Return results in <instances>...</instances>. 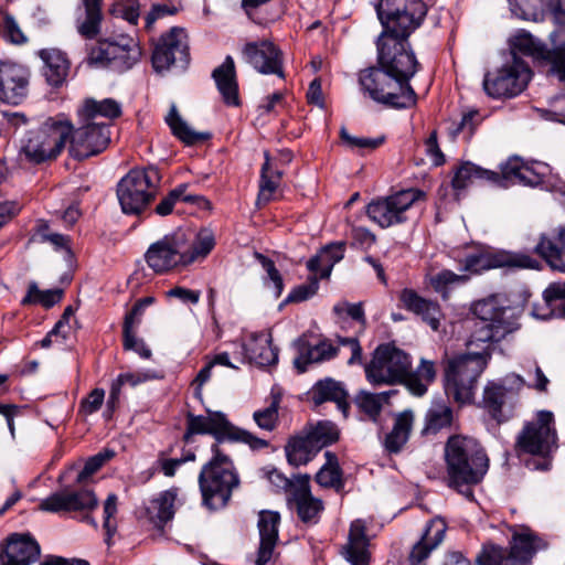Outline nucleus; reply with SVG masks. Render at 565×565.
Returning <instances> with one entry per match:
<instances>
[{
  "label": "nucleus",
  "mask_w": 565,
  "mask_h": 565,
  "mask_svg": "<svg viewBox=\"0 0 565 565\" xmlns=\"http://www.w3.org/2000/svg\"><path fill=\"white\" fill-rule=\"evenodd\" d=\"M550 174V166L540 162L532 161L525 162L522 167V173L519 184L537 186L544 182L545 178Z\"/></svg>",
  "instance_id": "6e6d98bb"
},
{
  "label": "nucleus",
  "mask_w": 565,
  "mask_h": 565,
  "mask_svg": "<svg viewBox=\"0 0 565 565\" xmlns=\"http://www.w3.org/2000/svg\"><path fill=\"white\" fill-rule=\"evenodd\" d=\"M437 374L435 362L420 359L417 367L405 376L403 384L406 385L408 391L416 396H423L426 394L428 386L435 381Z\"/></svg>",
  "instance_id": "ea45409f"
},
{
  "label": "nucleus",
  "mask_w": 565,
  "mask_h": 565,
  "mask_svg": "<svg viewBox=\"0 0 565 565\" xmlns=\"http://www.w3.org/2000/svg\"><path fill=\"white\" fill-rule=\"evenodd\" d=\"M383 32L409 36L427 13L425 0H381L376 7Z\"/></svg>",
  "instance_id": "ddd939ff"
},
{
  "label": "nucleus",
  "mask_w": 565,
  "mask_h": 565,
  "mask_svg": "<svg viewBox=\"0 0 565 565\" xmlns=\"http://www.w3.org/2000/svg\"><path fill=\"white\" fill-rule=\"evenodd\" d=\"M188 184L182 183L179 184L177 188L171 190L156 206V213L166 216L170 214L173 210L174 204L178 201L189 202V203H204L207 204V201L203 196L199 195H190L186 194Z\"/></svg>",
  "instance_id": "3c124183"
},
{
  "label": "nucleus",
  "mask_w": 565,
  "mask_h": 565,
  "mask_svg": "<svg viewBox=\"0 0 565 565\" xmlns=\"http://www.w3.org/2000/svg\"><path fill=\"white\" fill-rule=\"evenodd\" d=\"M508 552L492 543L484 544L477 556L478 565H508Z\"/></svg>",
  "instance_id": "bf43d9fd"
},
{
  "label": "nucleus",
  "mask_w": 565,
  "mask_h": 565,
  "mask_svg": "<svg viewBox=\"0 0 565 565\" xmlns=\"http://www.w3.org/2000/svg\"><path fill=\"white\" fill-rule=\"evenodd\" d=\"M399 301L406 310L419 316L434 331H438L443 313L437 302L420 297L411 288L401 291Z\"/></svg>",
  "instance_id": "c756f323"
},
{
  "label": "nucleus",
  "mask_w": 565,
  "mask_h": 565,
  "mask_svg": "<svg viewBox=\"0 0 565 565\" xmlns=\"http://www.w3.org/2000/svg\"><path fill=\"white\" fill-rule=\"evenodd\" d=\"M340 136H341L343 143L352 150H355V149H358V150H364V149L374 150L377 147H380L384 141L383 137H381V138L353 137L344 128L341 129Z\"/></svg>",
  "instance_id": "69168bd1"
},
{
  "label": "nucleus",
  "mask_w": 565,
  "mask_h": 565,
  "mask_svg": "<svg viewBox=\"0 0 565 565\" xmlns=\"http://www.w3.org/2000/svg\"><path fill=\"white\" fill-rule=\"evenodd\" d=\"M333 312L340 318L348 316L360 323L361 329L365 328L366 319L362 302L350 303L348 301L338 302L333 307Z\"/></svg>",
  "instance_id": "338daca9"
},
{
  "label": "nucleus",
  "mask_w": 565,
  "mask_h": 565,
  "mask_svg": "<svg viewBox=\"0 0 565 565\" xmlns=\"http://www.w3.org/2000/svg\"><path fill=\"white\" fill-rule=\"evenodd\" d=\"M211 451L213 457L202 467L199 486L203 503L210 509H220L227 504L239 479L232 460L221 451L218 444H213Z\"/></svg>",
  "instance_id": "39448f33"
},
{
  "label": "nucleus",
  "mask_w": 565,
  "mask_h": 565,
  "mask_svg": "<svg viewBox=\"0 0 565 565\" xmlns=\"http://www.w3.org/2000/svg\"><path fill=\"white\" fill-rule=\"evenodd\" d=\"M242 350L247 361L258 366L273 365L278 361V349L273 347L271 334L267 331L250 333Z\"/></svg>",
  "instance_id": "c85d7f7f"
},
{
  "label": "nucleus",
  "mask_w": 565,
  "mask_h": 565,
  "mask_svg": "<svg viewBox=\"0 0 565 565\" xmlns=\"http://www.w3.org/2000/svg\"><path fill=\"white\" fill-rule=\"evenodd\" d=\"M392 393V391L379 394L361 392L356 396V404L361 411L372 419H375L380 415L383 404L388 402Z\"/></svg>",
  "instance_id": "5fc2aeb1"
},
{
  "label": "nucleus",
  "mask_w": 565,
  "mask_h": 565,
  "mask_svg": "<svg viewBox=\"0 0 565 565\" xmlns=\"http://www.w3.org/2000/svg\"><path fill=\"white\" fill-rule=\"evenodd\" d=\"M284 171L275 168L270 161L269 153L265 152V162L260 170L258 204H266L276 199Z\"/></svg>",
  "instance_id": "79ce46f5"
},
{
  "label": "nucleus",
  "mask_w": 565,
  "mask_h": 565,
  "mask_svg": "<svg viewBox=\"0 0 565 565\" xmlns=\"http://www.w3.org/2000/svg\"><path fill=\"white\" fill-rule=\"evenodd\" d=\"M412 358L393 343L380 344L365 365L366 380L376 386L403 384L409 373Z\"/></svg>",
  "instance_id": "9d476101"
},
{
  "label": "nucleus",
  "mask_w": 565,
  "mask_h": 565,
  "mask_svg": "<svg viewBox=\"0 0 565 565\" xmlns=\"http://www.w3.org/2000/svg\"><path fill=\"white\" fill-rule=\"evenodd\" d=\"M459 264L462 274H455L451 270L443 269L430 278V284L436 291L445 292L448 287L466 284L471 275H477L491 268L537 269L540 267L539 260L531 255L508 250L495 253L468 252L459 260Z\"/></svg>",
  "instance_id": "20e7f679"
},
{
  "label": "nucleus",
  "mask_w": 565,
  "mask_h": 565,
  "mask_svg": "<svg viewBox=\"0 0 565 565\" xmlns=\"http://www.w3.org/2000/svg\"><path fill=\"white\" fill-rule=\"evenodd\" d=\"M97 503V498L92 490L67 487L42 499L39 509L50 513H84L94 510Z\"/></svg>",
  "instance_id": "6ab92c4d"
},
{
  "label": "nucleus",
  "mask_w": 565,
  "mask_h": 565,
  "mask_svg": "<svg viewBox=\"0 0 565 565\" xmlns=\"http://www.w3.org/2000/svg\"><path fill=\"white\" fill-rule=\"evenodd\" d=\"M43 60L44 75L52 86H60L68 73V61L65 55L55 49H45L40 52Z\"/></svg>",
  "instance_id": "37998d69"
},
{
  "label": "nucleus",
  "mask_w": 565,
  "mask_h": 565,
  "mask_svg": "<svg viewBox=\"0 0 565 565\" xmlns=\"http://www.w3.org/2000/svg\"><path fill=\"white\" fill-rule=\"evenodd\" d=\"M326 462L316 475V481L323 488H333L340 491L344 487L342 470L338 457L331 452H324Z\"/></svg>",
  "instance_id": "8fccbe9b"
},
{
  "label": "nucleus",
  "mask_w": 565,
  "mask_h": 565,
  "mask_svg": "<svg viewBox=\"0 0 565 565\" xmlns=\"http://www.w3.org/2000/svg\"><path fill=\"white\" fill-rule=\"evenodd\" d=\"M545 547L544 540L531 529H514L508 552V565H530L535 553Z\"/></svg>",
  "instance_id": "393cba45"
},
{
  "label": "nucleus",
  "mask_w": 565,
  "mask_h": 565,
  "mask_svg": "<svg viewBox=\"0 0 565 565\" xmlns=\"http://www.w3.org/2000/svg\"><path fill=\"white\" fill-rule=\"evenodd\" d=\"M285 452L288 462L295 467L307 465L318 454L303 431L301 435L295 436L288 440L285 446Z\"/></svg>",
  "instance_id": "49530a36"
},
{
  "label": "nucleus",
  "mask_w": 565,
  "mask_h": 565,
  "mask_svg": "<svg viewBox=\"0 0 565 565\" xmlns=\"http://www.w3.org/2000/svg\"><path fill=\"white\" fill-rule=\"evenodd\" d=\"M312 399L316 405L324 402H334L338 409L348 415L350 404L348 402V393L340 382L332 379L318 382L312 388Z\"/></svg>",
  "instance_id": "4c0bfd02"
},
{
  "label": "nucleus",
  "mask_w": 565,
  "mask_h": 565,
  "mask_svg": "<svg viewBox=\"0 0 565 565\" xmlns=\"http://www.w3.org/2000/svg\"><path fill=\"white\" fill-rule=\"evenodd\" d=\"M84 15L76 19V30L85 39H94L100 32L103 0H82Z\"/></svg>",
  "instance_id": "a19ab883"
},
{
  "label": "nucleus",
  "mask_w": 565,
  "mask_h": 565,
  "mask_svg": "<svg viewBox=\"0 0 565 565\" xmlns=\"http://www.w3.org/2000/svg\"><path fill=\"white\" fill-rule=\"evenodd\" d=\"M297 356L294 360L296 369L303 373L308 366L313 363L329 361L338 355L339 348L334 347L330 340H321L316 344L309 343L305 338L296 341Z\"/></svg>",
  "instance_id": "bb28decb"
},
{
  "label": "nucleus",
  "mask_w": 565,
  "mask_h": 565,
  "mask_svg": "<svg viewBox=\"0 0 565 565\" xmlns=\"http://www.w3.org/2000/svg\"><path fill=\"white\" fill-rule=\"evenodd\" d=\"M344 249L345 244L341 242L327 245L321 248L316 256L308 260V270L311 274L319 276V278H328L333 266L343 258Z\"/></svg>",
  "instance_id": "e433bc0d"
},
{
  "label": "nucleus",
  "mask_w": 565,
  "mask_h": 565,
  "mask_svg": "<svg viewBox=\"0 0 565 565\" xmlns=\"http://www.w3.org/2000/svg\"><path fill=\"white\" fill-rule=\"evenodd\" d=\"M525 382L518 374L508 375L501 383L489 382L483 390L482 405L493 419L504 420L502 407L505 402L518 395Z\"/></svg>",
  "instance_id": "5701e85b"
},
{
  "label": "nucleus",
  "mask_w": 565,
  "mask_h": 565,
  "mask_svg": "<svg viewBox=\"0 0 565 565\" xmlns=\"http://www.w3.org/2000/svg\"><path fill=\"white\" fill-rule=\"evenodd\" d=\"M212 77L215 81L223 102L227 106H238V84L234 60L231 55H227L224 62L213 71Z\"/></svg>",
  "instance_id": "473e14b6"
},
{
  "label": "nucleus",
  "mask_w": 565,
  "mask_h": 565,
  "mask_svg": "<svg viewBox=\"0 0 565 565\" xmlns=\"http://www.w3.org/2000/svg\"><path fill=\"white\" fill-rule=\"evenodd\" d=\"M535 253L540 255L553 270L565 273V226L559 225L555 230L543 233L535 246Z\"/></svg>",
  "instance_id": "a878e982"
},
{
  "label": "nucleus",
  "mask_w": 565,
  "mask_h": 565,
  "mask_svg": "<svg viewBox=\"0 0 565 565\" xmlns=\"http://www.w3.org/2000/svg\"><path fill=\"white\" fill-rule=\"evenodd\" d=\"M516 448L520 452L540 456H546L556 448L553 413L541 411L535 419L526 423L518 436Z\"/></svg>",
  "instance_id": "2eb2a0df"
},
{
  "label": "nucleus",
  "mask_w": 565,
  "mask_h": 565,
  "mask_svg": "<svg viewBox=\"0 0 565 565\" xmlns=\"http://www.w3.org/2000/svg\"><path fill=\"white\" fill-rule=\"evenodd\" d=\"M245 61L258 73L284 77L282 53L270 41L248 42L243 47Z\"/></svg>",
  "instance_id": "4be33fe9"
},
{
  "label": "nucleus",
  "mask_w": 565,
  "mask_h": 565,
  "mask_svg": "<svg viewBox=\"0 0 565 565\" xmlns=\"http://www.w3.org/2000/svg\"><path fill=\"white\" fill-rule=\"evenodd\" d=\"M115 17L121 18L131 25H137L139 20V4L132 0L117 2L111 10Z\"/></svg>",
  "instance_id": "774afa93"
},
{
  "label": "nucleus",
  "mask_w": 565,
  "mask_h": 565,
  "mask_svg": "<svg viewBox=\"0 0 565 565\" xmlns=\"http://www.w3.org/2000/svg\"><path fill=\"white\" fill-rule=\"evenodd\" d=\"M178 495L179 488L172 487L151 499L145 508L149 522L156 527H162L167 522L172 520L175 513Z\"/></svg>",
  "instance_id": "2f4dec72"
},
{
  "label": "nucleus",
  "mask_w": 565,
  "mask_h": 565,
  "mask_svg": "<svg viewBox=\"0 0 565 565\" xmlns=\"http://www.w3.org/2000/svg\"><path fill=\"white\" fill-rule=\"evenodd\" d=\"M41 548L30 534L14 533L7 540L0 554L1 565H31L40 557Z\"/></svg>",
  "instance_id": "b1692460"
},
{
  "label": "nucleus",
  "mask_w": 565,
  "mask_h": 565,
  "mask_svg": "<svg viewBox=\"0 0 565 565\" xmlns=\"http://www.w3.org/2000/svg\"><path fill=\"white\" fill-rule=\"evenodd\" d=\"M121 115L120 104L113 98H85L76 109L78 126L72 124L68 154L85 160L106 150L110 142L111 121Z\"/></svg>",
  "instance_id": "f03ea898"
},
{
  "label": "nucleus",
  "mask_w": 565,
  "mask_h": 565,
  "mask_svg": "<svg viewBox=\"0 0 565 565\" xmlns=\"http://www.w3.org/2000/svg\"><path fill=\"white\" fill-rule=\"evenodd\" d=\"M194 435H212L216 443L224 440L239 441L248 445L253 450L268 446V441L252 433L234 426L221 412L209 411L206 415H194L188 413L186 428L183 434L185 444L192 443Z\"/></svg>",
  "instance_id": "0eeeda50"
},
{
  "label": "nucleus",
  "mask_w": 565,
  "mask_h": 565,
  "mask_svg": "<svg viewBox=\"0 0 565 565\" xmlns=\"http://www.w3.org/2000/svg\"><path fill=\"white\" fill-rule=\"evenodd\" d=\"M445 460L448 486L472 500V487L483 480L489 469L482 446L475 438L451 436L445 445Z\"/></svg>",
  "instance_id": "7ed1b4c3"
},
{
  "label": "nucleus",
  "mask_w": 565,
  "mask_h": 565,
  "mask_svg": "<svg viewBox=\"0 0 565 565\" xmlns=\"http://www.w3.org/2000/svg\"><path fill=\"white\" fill-rule=\"evenodd\" d=\"M0 35L7 41L15 45L24 44L28 40L15 19L6 13L0 23Z\"/></svg>",
  "instance_id": "052dcab7"
},
{
  "label": "nucleus",
  "mask_w": 565,
  "mask_h": 565,
  "mask_svg": "<svg viewBox=\"0 0 565 565\" xmlns=\"http://www.w3.org/2000/svg\"><path fill=\"white\" fill-rule=\"evenodd\" d=\"M511 13L522 20H535L541 0H508Z\"/></svg>",
  "instance_id": "0e129e2a"
},
{
  "label": "nucleus",
  "mask_w": 565,
  "mask_h": 565,
  "mask_svg": "<svg viewBox=\"0 0 565 565\" xmlns=\"http://www.w3.org/2000/svg\"><path fill=\"white\" fill-rule=\"evenodd\" d=\"M498 178L497 173L482 169L471 162L461 163L454 173L451 186L459 198L460 192L478 181H490Z\"/></svg>",
  "instance_id": "58836bf2"
},
{
  "label": "nucleus",
  "mask_w": 565,
  "mask_h": 565,
  "mask_svg": "<svg viewBox=\"0 0 565 565\" xmlns=\"http://www.w3.org/2000/svg\"><path fill=\"white\" fill-rule=\"evenodd\" d=\"M111 450H104L90 457L76 477V483L85 484L87 480L97 472L109 459L114 457Z\"/></svg>",
  "instance_id": "13d9d810"
},
{
  "label": "nucleus",
  "mask_w": 565,
  "mask_h": 565,
  "mask_svg": "<svg viewBox=\"0 0 565 565\" xmlns=\"http://www.w3.org/2000/svg\"><path fill=\"white\" fill-rule=\"evenodd\" d=\"M279 399L274 398L269 406L264 409L256 411L253 418L256 425L264 430L271 431L278 423Z\"/></svg>",
  "instance_id": "680f3d73"
},
{
  "label": "nucleus",
  "mask_w": 565,
  "mask_h": 565,
  "mask_svg": "<svg viewBox=\"0 0 565 565\" xmlns=\"http://www.w3.org/2000/svg\"><path fill=\"white\" fill-rule=\"evenodd\" d=\"M408 36L382 32L377 40L379 65L405 85L416 74L418 62L408 44Z\"/></svg>",
  "instance_id": "f8f14e48"
},
{
  "label": "nucleus",
  "mask_w": 565,
  "mask_h": 565,
  "mask_svg": "<svg viewBox=\"0 0 565 565\" xmlns=\"http://www.w3.org/2000/svg\"><path fill=\"white\" fill-rule=\"evenodd\" d=\"M505 302L498 295L477 301L473 313L480 323L472 333L468 348L480 347V351L460 354L446 361L445 390L459 404L472 401L477 381L491 358L490 344L519 329L516 310Z\"/></svg>",
  "instance_id": "f257e3e1"
},
{
  "label": "nucleus",
  "mask_w": 565,
  "mask_h": 565,
  "mask_svg": "<svg viewBox=\"0 0 565 565\" xmlns=\"http://www.w3.org/2000/svg\"><path fill=\"white\" fill-rule=\"evenodd\" d=\"M523 164L524 161L519 157L508 159L501 166V174L497 173L498 178L491 180V182L499 183L502 186L519 184Z\"/></svg>",
  "instance_id": "4d7b16f0"
},
{
  "label": "nucleus",
  "mask_w": 565,
  "mask_h": 565,
  "mask_svg": "<svg viewBox=\"0 0 565 565\" xmlns=\"http://www.w3.org/2000/svg\"><path fill=\"white\" fill-rule=\"evenodd\" d=\"M303 433L318 452L338 441L340 437L338 426L330 420H319L316 424H310L303 429Z\"/></svg>",
  "instance_id": "09e8293b"
},
{
  "label": "nucleus",
  "mask_w": 565,
  "mask_h": 565,
  "mask_svg": "<svg viewBox=\"0 0 565 565\" xmlns=\"http://www.w3.org/2000/svg\"><path fill=\"white\" fill-rule=\"evenodd\" d=\"M110 70L124 73L136 65L141 57V47L139 43L129 36H120L118 41H113Z\"/></svg>",
  "instance_id": "72a5a7b5"
},
{
  "label": "nucleus",
  "mask_w": 565,
  "mask_h": 565,
  "mask_svg": "<svg viewBox=\"0 0 565 565\" xmlns=\"http://www.w3.org/2000/svg\"><path fill=\"white\" fill-rule=\"evenodd\" d=\"M280 515L275 511H262L258 516L259 547L255 565H266L273 556L278 541Z\"/></svg>",
  "instance_id": "cd10ccee"
},
{
  "label": "nucleus",
  "mask_w": 565,
  "mask_h": 565,
  "mask_svg": "<svg viewBox=\"0 0 565 565\" xmlns=\"http://www.w3.org/2000/svg\"><path fill=\"white\" fill-rule=\"evenodd\" d=\"M63 297V290L55 289H39L35 282H31L28 287V294L22 299L23 305L39 303L45 308H51L60 302Z\"/></svg>",
  "instance_id": "864d4df0"
},
{
  "label": "nucleus",
  "mask_w": 565,
  "mask_h": 565,
  "mask_svg": "<svg viewBox=\"0 0 565 565\" xmlns=\"http://www.w3.org/2000/svg\"><path fill=\"white\" fill-rule=\"evenodd\" d=\"M544 308L534 306L532 316L539 319L565 318V282L551 284L543 292Z\"/></svg>",
  "instance_id": "c9c22d12"
},
{
  "label": "nucleus",
  "mask_w": 565,
  "mask_h": 565,
  "mask_svg": "<svg viewBox=\"0 0 565 565\" xmlns=\"http://www.w3.org/2000/svg\"><path fill=\"white\" fill-rule=\"evenodd\" d=\"M189 61V41L184 29L173 26L156 42L152 52V65L156 71L168 70L177 63L185 67Z\"/></svg>",
  "instance_id": "dca6fc26"
},
{
  "label": "nucleus",
  "mask_w": 565,
  "mask_h": 565,
  "mask_svg": "<svg viewBox=\"0 0 565 565\" xmlns=\"http://www.w3.org/2000/svg\"><path fill=\"white\" fill-rule=\"evenodd\" d=\"M420 189L408 188L377 198L366 205V215L381 228H388L408 221V212L417 202L426 201Z\"/></svg>",
  "instance_id": "9b49d317"
},
{
  "label": "nucleus",
  "mask_w": 565,
  "mask_h": 565,
  "mask_svg": "<svg viewBox=\"0 0 565 565\" xmlns=\"http://www.w3.org/2000/svg\"><path fill=\"white\" fill-rule=\"evenodd\" d=\"M287 501L303 523L316 524L324 509L323 502L311 493L308 475H298Z\"/></svg>",
  "instance_id": "aec40b11"
},
{
  "label": "nucleus",
  "mask_w": 565,
  "mask_h": 565,
  "mask_svg": "<svg viewBox=\"0 0 565 565\" xmlns=\"http://www.w3.org/2000/svg\"><path fill=\"white\" fill-rule=\"evenodd\" d=\"M161 175L156 167L130 170L118 183L117 196L126 214L140 213L153 199Z\"/></svg>",
  "instance_id": "1a4fd4ad"
},
{
  "label": "nucleus",
  "mask_w": 565,
  "mask_h": 565,
  "mask_svg": "<svg viewBox=\"0 0 565 565\" xmlns=\"http://www.w3.org/2000/svg\"><path fill=\"white\" fill-rule=\"evenodd\" d=\"M153 371H135L119 374L110 385L109 396L106 403V413L110 416L119 405L121 387L129 385L136 387L148 381L158 379Z\"/></svg>",
  "instance_id": "f704fd0d"
},
{
  "label": "nucleus",
  "mask_w": 565,
  "mask_h": 565,
  "mask_svg": "<svg viewBox=\"0 0 565 565\" xmlns=\"http://www.w3.org/2000/svg\"><path fill=\"white\" fill-rule=\"evenodd\" d=\"M364 521L358 519L351 523L348 542L342 555L351 565H370L369 539Z\"/></svg>",
  "instance_id": "7c9ffc66"
},
{
  "label": "nucleus",
  "mask_w": 565,
  "mask_h": 565,
  "mask_svg": "<svg viewBox=\"0 0 565 565\" xmlns=\"http://www.w3.org/2000/svg\"><path fill=\"white\" fill-rule=\"evenodd\" d=\"M174 137L188 146L195 145L206 140L210 135L193 130L180 116L177 106L171 105L168 115L164 118Z\"/></svg>",
  "instance_id": "a18cd8bd"
},
{
  "label": "nucleus",
  "mask_w": 565,
  "mask_h": 565,
  "mask_svg": "<svg viewBox=\"0 0 565 565\" xmlns=\"http://www.w3.org/2000/svg\"><path fill=\"white\" fill-rule=\"evenodd\" d=\"M414 424V414L411 411L399 413L394 420L392 430L385 438V448L388 452H398L407 443Z\"/></svg>",
  "instance_id": "c03bdc74"
},
{
  "label": "nucleus",
  "mask_w": 565,
  "mask_h": 565,
  "mask_svg": "<svg viewBox=\"0 0 565 565\" xmlns=\"http://www.w3.org/2000/svg\"><path fill=\"white\" fill-rule=\"evenodd\" d=\"M71 134L72 120L65 114H57L30 132L22 151L33 163L54 160L64 150Z\"/></svg>",
  "instance_id": "423d86ee"
},
{
  "label": "nucleus",
  "mask_w": 565,
  "mask_h": 565,
  "mask_svg": "<svg viewBox=\"0 0 565 565\" xmlns=\"http://www.w3.org/2000/svg\"><path fill=\"white\" fill-rule=\"evenodd\" d=\"M452 411L445 403L434 404L427 412L425 417L424 434H436L440 429L451 425Z\"/></svg>",
  "instance_id": "603ef678"
},
{
  "label": "nucleus",
  "mask_w": 565,
  "mask_h": 565,
  "mask_svg": "<svg viewBox=\"0 0 565 565\" xmlns=\"http://www.w3.org/2000/svg\"><path fill=\"white\" fill-rule=\"evenodd\" d=\"M532 77L530 66L515 53L499 68L488 72L483 89L492 98H511L521 94Z\"/></svg>",
  "instance_id": "4468645a"
},
{
  "label": "nucleus",
  "mask_w": 565,
  "mask_h": 565,
  "mask_svg": "<svg viewBox=\"0 0 565 565\" xmlns=\"http://www.w3.org/2000/svg\"><path fill=\"white\" fill-rule=\"evenodd\" d=\"M183 234L164 236L154 242L145 254L147 265L156 274H166L175 267H185Z\"/></svg>",
  "instance_id": "f3484780"
},
{
  "label": "nucleus",
  "mask_w": 565,
  "mask_h": 565,
  "mask_svg": "<svg viewBox=\"0 0 565 565\" xmlns=\"http://www.w3.org/2000/svg\"><path fill=\"white\" fill-rule=\"evenodd\" d=\"M111 45L113 41L99 42L95 47L90 50L87 57V63L95 67L110 68L111 54H114V49Z\"/></svg>",
  "instance_id": "e2e57ef3"
},
{
  "label": "nucleus",
  "mask_w": 565,
  "mask_h": 565,
  "mask_svg": "<svg viewBox=\"0 0 565 565\" xmlns=\"http://www.w3.org/2000/svg\"><path fill=\"white\" fill-rule=\"evenodd\" d=\"M361 88L367 97L390 108H411L417 97L411 85L393 77L381 65L362 71L359 75Z\"/></svg>",
  "instance_id": "6e6552de"
},
{
  "label": "nucleus",
  "mask_w": 565,
  "mask_h": 565,
  "mask_svg": "<svg viewBox=\"0 0 565 565\" xmlns=\"http://www.w3.org/2000/svg\"><path fill=\"white\" fill-rule=\"evenodd\" d=\"M214 246V235L207 228L201 230L192 243H189L183 234L184 262L189 266L199 259H204Z\"/></svg>",
  "instance_id": "de8ad7c7"
},
{
  "label": "nucleus",
  "mask_w": 565,
  "mask_h": 565,
  "mask_svg": "<svg viewBox=\"0 0 565 565\" xmlns=\"http://www.w3.org/2000/svg\"><path fill=\"white\" fill-rule=\"evenodd\" d=\"M29 71L11 61H0V100L18 105L28 95Z\"/></svg>",
  "instance_id": "412c9836"
},
{
  "label": "nucleus",
  "mask_w": 565,
  "mask_h": 565,
  "mask_svg": "<svg viewBox=\"0 0 565 565\" xmlns=\"http://www.w3.org/2000/svg\"><path fill=\"white\" fill-rule=\"evenodd\" d=\"M512 53L518 55V52L533 56L537 60H545L550 63V72L558 77L565 84V41L555 46L554 50H545L537 43L533 36L527 33H519L513 40ZM557 102L565 106V93L557 98Z\"/></svg>",
  "instance_id": "a211bd4d"
}]
</instances>
